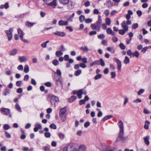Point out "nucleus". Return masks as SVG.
I'll list each match as a JSON object with an SVG mask.
<instances>
[{"label":"nucleus","mask_w":151,"mask_h":151,"mask_svg":"<svg viewBox=\"0 0 151 151\" xmlns=\"http://www.w3.org/2000/svg\"><path fill=\"white\" fill-rule=\"evenodd\" d=\"M112 40L113 42H116L118 40V39L117 37H113L112 38Z\"/></svg>","instance_id":"64"},{"label":"nucleus","mask_w":151,"mask_h":151,"mask_svg":"<svg viewBox=\"0 0 151 151\" xmlns=\"http://www.w3.org/2000/svg\"><path fill=\"white\" fill-rule=\"evenodd\" d=\"M35 126L38 129H41L42 127L41 125L38 123H36L35 124Z\"/></svg>","instance_id":"47"},{"label":"nucleus","mask_w":151,"mask_h":151,"mask_svg":"<svg viewBox=\"0 0 151 151\" xmlns=\"http://www.w3.org/2000/svg\"><path fill=\"white\" fill-rule=\"evenodd\" d=\"M77 97L74 96H72L68 100V101L70 103L73 102L76 99Z\"/></svg>","instance_id":"24"},{"label":"nucleus","mask_w":151,"mask_h":151,"mask_svg":"<svg viewBox=\"0 0 151 151\" xmlns=\"http://www.w3.org/2000/svg\"><path fill=\"white\" fill-rule=\"evenodd\" d=\"M101 77L102 76L101 74H98L95 76L94 79L95 80H97L101 78Z\"/></svg>","instance_id":"46"},{"label":"nucleus","mask_w":151,"mask_h":151,"mask_svg":"<svg viewBox=\"0 0 151 151\" xmlns=\"http://www.w3.org/2000/svg\"><path fill=\"white\" fill-rule=\"evenodd\" d=\"M24 72L25 73H28L29 70V68L28 65H25L24 68Z\"/></svg>","instance_id":"28"},{"label":"nucleus","mask_w":151,"mask_h":151,"mask_svg":"<svg viewBox=\"0 0 151 151\" xmlns=\"http://www.w3.org/2000/svg\"><path fill=\"white\" fill-rule=\"evenodd\" d=\"M106 32L108 34H111L114 36L115 35V33L113 32L112 29L110 28H108L106 29Z\"/></svg>","instance_id":"15"},{"label":"nucleus","mask_w":151,"mask_h":151,"mask_svg":"<svg viewBox=\"0 0 151 151\" xmlns=\"http://www.w3.org/2000/svg\"><path fill=\"white\" fill-rule=\"evenodd\" d=\"M5 134L6 137L7 138H10L11 137V135L10 134L6 131L5 132Z\"/></svg>","instance_id":"56"},{"label":"nucleus","mask_w":151,"mask_h":151,"mask_svg":"<svg viewBox=\"0 0 151 151\" xmlns=\"http://www.w3.org/2000/svg\"><path fill=\"white\" fill-rule=\"evenodd\" d=\"M138 24L137 23H134L133 24L132 26V27L133 29H136L138 27Z\"/></svg>","instance_id":"49"},{"label":"nucleus","mask_w":151,"mask_h":151,"mask_svg":"<svg viewBox=\"0 0 151 151\" xmlns=\"http://www.w3.org/2000/svg\"><path fill=\"white\" fill-rule=\"evenodd\" d=\"M129 61L130 60L129 58L127 56H126L125 57V58L124 61V63L125 64H127L129 63Z\"/></svg>","instance_id":"32"},{"label":"nucleus","mask_w":151,"mask_h":151,"mask_svg":"<svg viewBox=\"0 0 151 151\" xmlns=\"http://www.w3.org/2000/svg\"><path fill=\"white\" fill-rule=\"evenodd\" d=\"M75 146L74 143H70L67 147L63 148V151H78L75 147Z\"/></svg>","instance_id":"1"},{"label":"nucleus","mask_w":151,"mask_h":151,"mask_svg":"<svg viewBox=\"0 0 151 151\" xmlns=\"http://www.w3.org/2000/svg\"><path fill=\"white\" fill-rule=\"evenodd\" d=\"M119 47L122 50H124L125 48V46L122 43H120V44L119 45Z\"/></svg>","instance_id":"45"},{"label":"nucleus","mask_w":151,"mask_h":151,"mask_svg":"<svg viewBox=\"0 0 151 151\" xmlns=\"http://www.w3.org/2000/svg\"><path fill=\"white\" fill-rule=\"evenodd\" d=\"M59 137L61 139L63 140L65 137V135L62 133H59L58 134Z\"/></svg>","instance_id":"39"},{"label":"nucleus","mask_w":151,"mask_h":151,"mask_svg":"<svg viewBox=\"0 0 151 151\" xmlns=\"http://www.w3.org/2000/svg\"><path fill=\"white\" fill-rule=\"evenodd\" d=\"M92 21V19L89 18L87 19H85V22L86 23H89L91 22Z\"/></svg>","instance_id":"55"},{"label":"nucleus","mask_w":151,"mask_h":151,"mask_svg":"<svg viewBox=\"0 0 151 151\" xmlns=\"http://www.w3.org/2000/svg\"><path fill=\"white\" fill-rule=\"evenodd\" d=\"M150 124V122L148 121H146L145 122L144 126V128L145 129H148L149 128V125Z\"/></svg>","instance_id":"30"},{"label":"nucleus","mask_w":151,"mask_h":151,"mask_svg":"<svg viewBox=\"0 0 151 151\" xmlns=\"http://www.w3.org/2000/svg\"><path fill=\"white\" fill-rule=\"evenodd\" d=\"M111 78H114L116 76V73L114 72H111Z\"/></svg>","instance_id":"60"},{"label":"nucleus","mask_w":151,"mask_h":151,"mask_svg":"<svg viewBox=\"0 0 151 151\" xmlns=\"http://www.w3.org/2000/svg\"><path fill=\"white\" fill-rule=\"evenodd\" d=\"M43 149L45 151H50V148L47 146L44 147H43Z\"/></svg>","instance_id":"63"},{"label":"nucleus","mask_w":151,"mask_h":151,"mask_svg":"<svg viewBox=\"0 0 151 151\" xmlns=\"http://www.w3.org/2000/svg\"><path fill=\"white\" fill-rule=\"evenodd\" d=\"M145 91V90L143 89H140L137 92V94L138 95H140L142 93H143Z\"/></svg>","instance_id":"54"},{"label":"nucleus","mask_w":151,"mask_h":151,"mask_svg":"<svg viewBox=\"0 0 151 151\" xmlns=\"http://www.w3.org/2000/svg\"><path fill=\"white\" fill-rule=\"evenodd\" d=\"M15 109L17 110L18 111L21 112L22 111L19 105V104L18 103H17L15 106Z\"/></svg>","instance_id":"35"},{"label":"nucleus","mask_w":151,"mask_h":151,"mask_svg":"<svg viewBox=\"0 0 151 151\" xmlns=\"http://www.w3.org/2000/svg\"><path fill=\"white\" fill-rule=\"evenodd\" d=\"M1 111L2 113H4L6 115L9 114L10 112L9 109L5 108H1Z\"/></svg>","instance_id":"13"},{"label":"nucleus","mask_w":151,"mask_h":151,"mask_svg":"<svg viewBox=\"0 0 151 151\" xmlns=\"http://www.w3.org/2000/svg\"><path fill=\"white\" fill-rule=\"evenodd\" d=\"M58 24L60 26H66L68 24V21H64L62 20H60L58 22Z\"/></svg>","instance_id":"12"},{"label":"nucleus","mask_w":151,"mask_h":151,"mask_svg":"<svg viewBox=\"0 0 151 151\" xmlns=\"http://www.w3.org/2000/svg\"><path fill=\"white\" fill-rule=\"evenodd\" d=\"M114 148L113 147H107L103 149L101 151H114Z\"/></svg>","instance_id":"20"},{"label":"nucleus","mask_w":151,"mask_h":151,"mask_svg":"<svg viewBox=\"0 0 151 151\" xmlns=\"http://www.w3.org/2000/svg\"><path fill=\"white\" fill-rule=\"evenodd\" d=\"M63 59L65 60L68 61L69 59V55H65L63 57Z\"/></svg>","instance_id":"51"},{"label":"nucleus","mask_w":151,"mask_h":151,"mask_svg":"<svg viewBox=\"0 0 151 151\" xmlns=\"http://www.w3.org/2000/svg\"><path fill=\"white\" fill-rule=\"evenodd\" d=\"M125 32L126 31L124 30L120 29L119 30V33L121 35H124L125 34Z\"/></svg>","instance_id":"57"},{"label":"nucleus","mask_w":151,"mask_h":151,"mask_svg":"<svg viewBox=\"0 0 151 151\" xmlns=\"http://www.w3.org/2000/svg\"><path fill=\"white\" fill-rule=\"evenodd\" d=\"M53 34L60 37H64L66 35V33L63 32L56 31V32H54Z\"/></svg>","instance_id":"10"},{"label":"nucleus","mask_w":151,"mask_h":151,"mask_svg":"<svg viewBox=\"0 0 151 151\" xmlns=\"http://www.w3.org/2000/svg\"><path fill=\"white\" fill-rule=\"evenodd\" d=\"M94 62L95 65H99L101 64V66L102 67L105 65L104 62L102 58H100L99 60H96Z\"/></svg>","instance_id":"7"},{"label":"nucleus","mask_w":151,"mask_h":151,"mask_svg":"<svg viewBox=\"0 0 151 151\" xmlns=\"http://www.w3.org/2000/svg\"><path fill=\"white\" fill-rule=\"evenodd\" d=\"M36 24L35 23L30 22L29 21H27L25 22V24L26 26L29 27H30Z\"/></svg>","instance_id":"22"},{"label":"nucleus","mask_w":151,"mask_h":151,"mask_svg":"<svg viewBox=\"0 0 151 151\" xmlns=\"http://www.w3.org/2000/svg\"><path fill=\"white\" fill-rule=\"evenodd\" d=\"M105 37V35L104 34H101L98 36V38L100 39H102Z\"/></svg>","instance_id":"62"},{"label":"nucleus","mask_w":151,"mask_h":151,"mask_svg":"<svg viewBox=\"0 0 151 151\" xmlns=\"http://www.w3.org/2000/svg\"><path fill=\"white\" fill-rule=\"evenodd\" d=\"M124 132H119V134L118 137L116 141H119L120 140H121L122 141H124L126 139V138L123 137Z\"/></svg>","instance_id":"5"},{"label":"nucleus","mask_w":151,"mask_h":151,"mask_svg":"<svg viewBox=\"0 0 151 151\" xmlns=\"http://www.w3.org/2000/svg\"><path fill=\"white\" fill-rule=\"evenodd\" d=\"M82 90L80 89L77 91V95L79 99H81L82 98Z\"/></svg>","instance_id":"27"},{"label":"nucleus","mask_w":151,"mask_h":151,"mask_svg":"<svg viewBox=\"0 0 151 151\" xmlns=\"http://www.w3.org/2000/svg\"><path fill=\"white\" fill-rule=\"evenodd\" d=\"M17 50L16 49H14L11 51L10 55H14L17 54Z\"/></svg>","instance_id":"29"},{"label":"nucleus","mask_w":151,"mask_h":151,"mask_svg":"<svg viewBox=\"0 0 151 151\" xmlns=\"http://www.w3.org/2000/svg\"><path fill=\"white\" fill-rule=\"evenodd\" d=\"M52 78L53 79V80L55 81L56 82L58 83V82H61L60 80L59 79V78L60 77H59L58 78V77H57V76L56 75V74H55L53 76H52Z\"/></svg>","instance_id":"21"},{"label":"nucleus","mask_w":151,"mask_h":151,"mask_svg":"<svg viewBox=\"0 0 151 151\" xmlns=\"http://www.w3.org/2000/svg\"><path fill=\"white\" fill-rule=\"evenodd\" d=\"M10 90L8 88H6L4 92L3 95L4 96H6L9 94L10 92Z\"/></svg>","instance_id":"33"},{"label":"nucleus","mask_w":151,"mask_h":151,"mask_svg":"<svg viewBox=\"0 0 151 151\" xmlns=\"http://www.w3.org/2000/svg\"><path fill=\"white\" fill-rule=\"evenodd\" d=\"M80 49L85 52H87L89 51L88 47L86 46L85 47H81L80 48Z\"/></svg>","instance_id":"36"},{"label":"nucleus","mask_w":151,"mask_h":151,"mask_svg":"<svg viewBox=\"0 0 151 151\" xmlns=\"http://www.w3.org/2000/svg\"><path fill=\"white\" fill-rule=\"evenodd\" d=\"M59 101L58 98V97L55 96H52L51 98L50 102L52 105L54 104L55 106L56 102H58Z\"/></svg>","instance_id":"4"},{"label":"nucleus","mask_w":151,"mask_h":151,"mask_svg":"<svg viewBox=\"0 0 151 151\" xmlns=\"http://www.w3.org/2000/svg\"><path fill=\"white\" fill-rule=\"evenodd\" d=\"M139 56V53L138 51H136L134 52H133L132 56L133 57H136V58H138Z\"/></svg>","instance_id":"38"},{"label":"nucleus","mask_w":151,"mask_h":151,"mask_svg":"<svg viewBox=\"0 0 151 151\" xmlns=\"http://www.w3.org/2000/svg\"><path fill=\"white\" fill-rule=\"evenodd\" d=\"M51 136V134L49 132H46L45 133V136L46 138H49Z\"/></svg>","instance_id":"52"},{"label":"nucleus","mask_w":151,"mask_h":151,"mask_svg":"<svg viewBox=\"0 0 151 151\" xmlns=\"http://www.w3.org/2000/svg\"><path fill=\"white\" fill-rule=\"evenodd\" d=\"M53 72H54L55 74H57L59 77L60 78L61 77V72L60 70L57 69L56 72H55L54 71H53Z\"/></svg>","instance_id":"26"},{"label":"nucleus","mask_w":151,"mask_h":151,"mask_svg":"<svg viewBox=\"0 0 151 151\" xmlns=\"http://www.w3.org/2000/svg\"><path fill=\"white\" fill-rule=\"evenodd\" d=\"M86 148V147L84 145H81L79 147V150L80 151H85Z\"/></svg>","instance_id":"23"},{"label":"nucleus","mask_w":151,"mask_h":151,"mask_svg":"<svg viewBox=\"0 0 151 151\" xmlns=\"http://www.w3.org/2000/svg\"><path fill=\"white\" fill-rule=\"evenodd\" d=\"M127 53L129 56H131L132 55L133 52H132L130 50H128L127 52Z\"/></svg>","instance_id":"59"},{"label":"nucleus","mask_w":151,"mask_h":151,"mask_svg":"<svg viewBox=\"0 0 151 151\" xmlns=\"http://www.w3.org/2000/svg\"><path fill=\"white\" fill-rule=\"evenodd\" d=\"M52 63L54 65L57 66L59 64V62L57 60H54L52 61Z\"/></svg>","instance_id":"40"},{"label":"nucleus","mask_w":151,"mask_h":151,"mask_svg":"<svg viewBox=\"0 0 151 151\" xmlns=\"http://www.w3.org/2000/svg\"><path fill=\"white\" fill-rule=\"evenodd\" d=\"M48 6H52L55 8L57 5V0H52L51 1L46 3Z\"/></svg>","instance_id":"6"},{"label":"nucleus","mask_w":151,"mask_h":151,"mask_svg":"<svg viewBox=\"0 0 151 151\" xmlns=\"http://www.w3.org/2000/svg\"><path fill=\"white\" fill-rule=\"evenodd\" d=\"M63 54V53L61 51H57L55 52L56 55L58 57L62 55Z\"/></svg>","instance_id":"41"},{"label":"nucleus","mask_w":151,"mask_h":151,"mask_svg":"<svg viewBox=\"0 0 151 151\" xmlns=\"http://www.w3.org/2000/svg\"><path fill=\"white\" fill-rule=\"evenodd\" d=\"M107 4V6L109 8L113 6V4L112 1L110 0H107L106 1Z\"/></svg>","instance_id":"25"},{"label":"nucleus","mask_w":151,"mask_h":151,"mask_svg":"<svg viewBox=\"0 0 151 151\" xmlns=\"http://www.w3.org/2000/svg\"><path fill=\"white\" fill-rule=\"evenodd\" d=\"M81 73V70H78L75 72V75L76 76H78Z\"/></svg>","instance_id":"44"},{"label":"nucleus","mask_w":151,"mask_h":151,"mask_svg":"<svg viewBox=\"0 0 151 151\" xmlns=\"http://www.w3.org/2000/svg\"><path fill=\"white\" fill-rule=\"evenodd\" d=\"M16 85L17 86H20L22 84V82L21 81H17L16 82Z\"/></svg>","instance_id":"48"},{"label":"nucleus","mask_w":151,"mask_h":151,"mask_svg":"<svg viewBox=\"0 0 151 151\" xmlns=\"http://www.w3.org/2000/svg\"><path fill=\"white\" fill-rule=\"evenodd\" d=\"M10 128V126L8 124H5L3 126L4 129L6 130Z\"/></svg>","instance_id":"53"},{"label":"nucleus","mask_w":151,"mask_h":151,"mask_svg":"<svg viewBox=\"0 0 151 151\" xmlns=\"http://www.w3.org/2000/svg\"><path fill=\"white\" fill-rule=\"evenodd\" d=\"M50 127L53 129H56L57 128L56 125L54 124H51L50 125Z\"/></svg>","instance_id":"50"},{"label":"nucleus","mask_w":151,"mask_h":151,"mask_svg":"<svg viewBox=\"0 0 151 151\" xmlns=\"http://www.w3.org/2000/svg\"><path fill=\"white\" fill-rule=\"evenodd\" d=\"M60 3L63 4H67L69 2V0H59Z\"/></svg>","instance_id":"37"},{"label":"nucleus","mask_w":151,"mask_h":151,"mask_svg":"<svg viewBox=\"0 0 151 151\" xmlns=\"http://www.w3.org/2000/svg\"><path fill=\"white\" fill-rule=\"evenodd\" d=\"M118 124L120 129L119 132H121V133H122V132H124L123 123L122 121L121 120H119V121L118 122Z\"/></svg>","instance_id":"11"},{"label":"nucleus","mask_w":151,"mask_h":151,"mask_svg":"<svg viewBox=\"0 0 151 151\" xmlns=\"http://www.w3.org/2000/svg\"><path fill=\"white\" fill-rule=\"evenodd\" d=\"M61 121L63 122L65 121L66 120V114L65 115H60Z\"/></svg>","instance_id":"31"},{"label":"nucleus","mask_w":151,"mask_h":151,"mask_svg":"<svg viewBox=\"0 0 151 151\" xmlns=\"http://www.w3.org/2000/svg\"><path fill=\"white\" fill-rule=\"evenodd\" d=\"M112 117H113L112 115H108V116H105L104 118H103V119H102V120L104 122L105 121H106V120H107L109 119Z\"/></svg>","instance_id":"34"},{"label":"nucleus","mask_w":151,"mask_h":151,"mask_svg":"<svg viewBox=\"0 0 151 151\" xmlns=\"http://www.w3.org/2000/svg\"><path fill=\"white\" fill-rule=\"evenodd\" d=\"M13 31V29L12 28H10L8 30H5V32L7 35L8 40H11L12 38V32Z\"/></svg>","instance_id":"2"},{"label":"nucleus","mask_w":151,"mask_h":151,"mask_svg":"<svg viewBox=\"0 0 151 151\" xmlns=\"http://www.w3.org/2000/svg\"><path fill=\"white\" fill-rule=\"evenodd\" d=\"M85 17L83 15H81L79 17V19L80 21L81 22H83L85 20Z\"/></svg>","instance_id":"43"},{"label":"nucleus","mask_w":151,"mask_h":151,"mask_svg":"<svg viewBox=\"0 0 151 151\" xmlns=\"http://www.w3.org/2000/svg\"><path fill=\"white\" fill-rule=\"evenodd\" d=\"M105 22L106 25H110L111 22L110 19L109 18H107L106 19Z\"/></svg>","instance_id":"42"},{"label":"nucleus","mask_w":151,"mask_h":151,"mask_svg":"<svg viewBox=\"0 0 151 151\" xmlns=\"http://www.w3.org/2000/svg\"><path fill=\"white\" fill-rule=\"evenodd\" d=\"M150 139V137L149 136H147L145 137L144 138V139L145 143L147 145H148L150 144V142L149 139Z\"/></svg>","instance_id":"18"},{"label":"nucleus","mask_w":151,"mask_h":151,"mask_svg":"<svg viewBox=\"0 0 151 151\" xmlns=\"http://www.w3.org/2000/svg\"><path fill=\"white\" fill-rule=\"evenodd\" d=\"M17 32L19 37L25 43H28V41L26 40L23 38V34L22 31L20 28L17 29Z\"/></svg>","instance_id":"3"},{"label":"nucleus","mask_w":151,"mask_h":151,"mask_svg":"<svg viewBox=\"0 0 151 151\" xmlns=\"http://www.w3.org/2000/svg\"><path fill=\"white\" fill-rule=\"evenodd\" d=\"M106 50L109 51H110L112 53H114L115 52V50L112 47H108L106 48Z\"/></svg>","instance_id":"19"},{"label":"nucleus","mask_w":151,"mask_h":151,"mask_svg":"<svg viewBox=\"0 0 151 151\" xmlns=\"http://www.w3.org/2000/svg\"><path fill=\"white\" fill-rule=\"evenodd\" d=\"M114 60L117 63V68L118 70H120L122 66V63L118 59L116 58H114Z\"/></svg>","instance_id":"8"},{"label":"nucleus","mask_w":151,"mask_h":151,"mask_svg":"<svg viewBox=\"0 0 151 151\" xmlns=\"http://www.w3.org/2000/svg\"><path fill=\"white\" fill-rule=\"evenodd\" d=\"M67 110L65 107L61 109L60 111L59 114L60 115H65L66 114V112Z\"/></svg>","instance_id":"17"},{"label":"nucleus","mask_w":151,"mask_h":151,"mask_svg":"<svg viewBox=\"0 0 151 151\" xmlns=\"http://www.w3.org/2000/svg\"><path fill=\"white\" fill-rule=\"evenodd\" d=\"M101 44L103 45L106 46L107 45V41L105 40H103L102 41Z\"/></svg>","instance_id":"61"},{"label":"nucleus","mask_w":151,"mask_h":151,"mask_svg":"<svg viewBox=\"0 0 151 151\" xmlns=\"http://www.w3.org/2000/svg\"><path fill=\"white\" fill-rule=\"evenodd\" d=\"M102 22V20L101 17L100 15H99L98 16V20L96 22V24L98 26V27L99 28H101Z\"/></svg>","instance_id":"9"},{"label":"nucleus","mask_w":151,"mask_h":151,"mask_svg":"<svg viewBox=\"0 0 151 151\" xmlns=\"http://www.w3.org/2000/svg\"><path fill=\"white\" fill-rule=\"evenodd\" d=\"M19 59L20 62L22 63L27 60V58L24 56H21L19 57Z\"/></svg>","instance_id":"14"},{"label":"nucleus","mask_w":151,"mask_h":151,"mask_svg":"<svg viewBox=\"0 0 151 151\" xmlns=\"http://www.w3.org/2000/svg\"><path fill=\"white\" fill-rule=\"evenodd\" d=\"M17 68L19 70L22 71L23 69V67L22 65H20L18 66Z\"/></svg>","instance_id":"58"},{"label":"nucleus","mask_w":151,"mask_h":151,"mask_svg":"<svg viewBox=\"0 0 151 151\" xmlns=\"http://www.w3.org/2000/svg\"><path fill=\"white\" fill-rule=\"evenodd\" d=\"M91 27L93 30H96L98 31H99L100 28H99L98 26L95 24H92L91 25Z\"/></svg>","instance_id":"16"}]
</instances>
